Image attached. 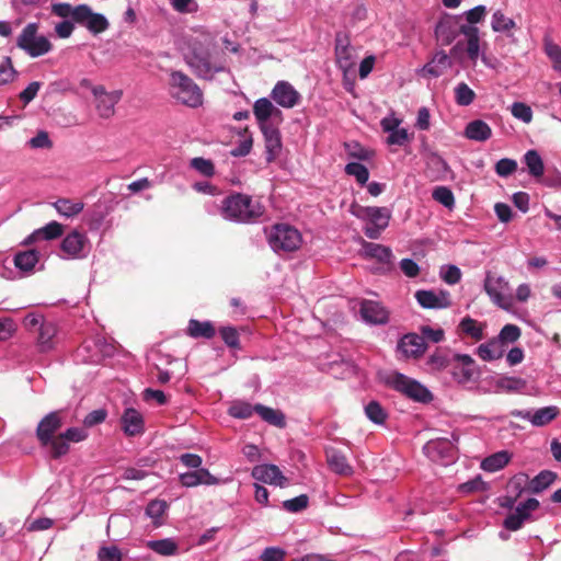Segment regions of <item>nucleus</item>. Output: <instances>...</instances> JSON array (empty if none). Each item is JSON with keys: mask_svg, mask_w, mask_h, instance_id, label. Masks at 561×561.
<instances>
[{"mask_svg": "<svg viewBox=\"0 0 561 561\" xmlns=\"http://www.w3.org/2000/svg\"><path fill=\"white\" fill-rule=\"evenodd\" d=\"M181 50L185 64L199 79L213 80L228 72V55L219 44L218 32L206 26L192 27L182 37Z\"/></svg>", "mask_w": 561, "mask_h": 561, "instance_id": "nucleus-1", "label": "nucleus"}, {"mask_svg": "<svg viewBox=\"0 0 561 561\" xmlns=\"http://www.w3.org/2000/svg\"><path fill=\"white\" fill-rule=\"evenodd\" d=\"M460 15L445 14L434 30L436 41L443 45H450L460 34L466 37V53L470 61L477 62L480 55V32L477 26L462 25Z\"/></svg>", "mask_w": 561, "mask_h": 561, "instance_id": "nucleus-2", "label": "nucleus"}, {"mask_svg": "<svg viewBox=\"0 0 561 561\" xmlns=\"http://www.w3.org/2000/svg\"><path fill=\"white\" fill-rule=\"evenodd\" d=\"M264 214V207L254 202L251 196L236 193L222 199L220 215L234 222H249Z\"/></svg>", "mask_w": 561, "mask_h": 561, "instance_id": "nucleus-3", "label": "nucleus"}, {"mask_svg": "<svg viewBox=\"0 0 561 561\" xmlns=\"http://www.w3.org/2000/svg\"><path fill=\"white\" fill-rule=\"evenodd\" d=\"M169 93L176 102L192 108L203 105V91L195 81L180 70L170 72Z\"/></svg>", "mask_w": 561, "mask_h": 561, "instance_id": "nucleus-4", "label": "nucleus"}, {"mask_svg": "<svg viewBox=\"0 0 561 561\" xmlns=\"http://www.w3.org/2000/svg\"><path fill=\"white\" fill-rule=\"evenodd\" d=\"M353 214L358 219L366 221L363 230L369 239H378L391 219V210L387 207L359 206Z\"/></svg>", "mask_w": 561, "mask_h": 561, "instance_id": "nucleus-5", "label": "nucleus"}, {"mask_svg": "<svg viewBox=\"0 0 561 561\" xmlns=\"http://www.w3.org/2000/svg\"><path fill=\"white\" fill-rule=\"evenodd\" d=\"M268 244L276 253L294 252L302 243V236L298 229L287 224H277L272 227L268 237Z\"/></svg>", "mask_w": 561, "mask_h": 561, "instance_id": "nucleus-6", "label": "nucleus"}, {"mask_svg": "<svg viewBox=\"0 0 561 561\" xmlns=\"http://www.w3.org/2000/svg\"><path fill=\"white\" fill-rule=\"evenodd\" d=\"M16 46L32 58L46 55L53 48L50 41L38 34L37 23H28L24 26L16 38Z\"/></svg>", "mask_w": 561, "mask_h": 561, "instance_id": "nucleus-7", "label": "nucleus"}, {"mask_svg": "<svg viewBox=\"0 0 561 561\" xmlns=\"http://www.w3.org/2000/svg\"><path fill=\"white\" fill-rule=\"evenodd\" d=\"M457 437L453 435V440L448 438H436L428 440L423 446V453L433 462L448 466L456 459V445Z\"/></svg>", "mask_w": 561, "mask_h": 561, "instance_id": "nucleus-8", "label": "nucleus"}, {"mask_svg": "<svg viewBox=\"0 0 561 561\" xmlns=\"http://www.w3.org/2000/svg\"><path fill=\"white\" fill-rule=\"evenodd\" d=\"M389 382L394 390L413 401L427 403L433 399L431 391L425 386L403 374L396 373Z\"/></svg>", "mask_w": 561, "mask_h": 561, "instance_id": "nucleus-9", "label": "nucleus"}, {"mask_svg": "<svg viewBox=\"0 0 561 561\" xmlns=\"http://www.w3.org/2000/svg\"><path fill=\"white\" fill-rule=\"evenodd\" d=\"M483 289L495 306L503 309L511 307V299L508 298L510 283L504 276L488 271L483 282Z\"/></svg>", "mask_w": 561, "mask_h": 561, "instance_id": "nucleus-10", "label": "nucleus"}, {"mask_svg": "<svg viewBox=\"0 0 561 561\" xmlns=\"http://www.w3.org/2000/svg\"><path fill=\"white\" fill-rule=\"evenodd\" d=\"M62 419L60 412L53 411L45 415L36 427V436L41 446L46 448L49 456L53 458L54 443L56 440L55 433L61 427Z\"/></svg>", "mask_w": 561, "mask_h": 561, "instance_id": "nucleus-11", "label": "nucleus"}, {"mask_svg": "<svg viewBox=\"0 0 561 561\" xmlns=\"http://www.w3.org/2000/svg\"><path fill=\"white\" fill-rule=\"evenodd\" d=\"M95 108L100 117L110 118L115 114V106L123 96L122 90L106 91L103 85L92 87Z\"/></svg>", "mask_w": 561, "mask_h": 561, "instance_id": "nucleus-12", "label": "nucleus"}, {"mask_svg": "<svg viewBox=\"0 0 561 561\" xmlns=\"http://www.w3.org/2000/svg\"><path fill=\"white\" fill-rule=\"evenodd\" d=\"M60 249L64 253V259L77 260L85 257L90 249L89 239L84 232L73 230L62 239Z\"/></svg>", "mask_w": 561, "mask_h": 561, "instance_id": "nucleus-13", "label": "nucleus"}, {"mask_svg": "<svg viewBox=\"0 0 561 561\" xmlns=\"http://www.w3.org/2000/svg\"><path fill=\"white\" fill-rule=\"evenodd\" d=\"M363 255L380 264L377 268L379 273H388L394 267V256L389 247L374 242H364Z\"/></svg>", "mask_w": 561, "mask_h": 561, "instance_id": "nucleus-14", "label": "nucleus"}, {"mask_svg": "<svg viewBox=\"0 0 561 561\" xmlns=\"http://www.w3.org/2000/svg\"><path fill=\"white\" fill-rule=\"evenodd\" d=\"M560 410L558 407L549 405L537 410H513L511 415L528 421L533 426L541 427L557 419Z\"/></svg>", "mask_w": 561, "mask_h": 561, "instance_id": "nucleus-15", "label": "nucleus"}, {"mask_svg": "<svg viewBox=\"0 0 561 561\" xmlns=\"http://www.w3.org/2000/svg\"><path fill=\"white\" fill-rule=\"evenodd\" d=\"M538 507L539 501L534 497L519 503L515 511L508 514L504 519V527L511 531L520 529L526 522L530 520L531 512L536 511Z\"/></svg>", "mask_w": 561, "mask_h": 561, "instance_id": "nucleus-16", "label": "nucleus"}, {"mask_svg": "<svg viewBox=\"0 0 561 561\" xmlns=\"http://www.w3.org/2000/svg\"><path fill=\"white\" fill-rule=\"evenodd\" d=\"M414 297L424 309H445L451 306L450 294L445 289H421L415 291Z\"/></svg>", "mask_w": 561, "mask_h": 561, "instance_id": "nucleus-17", "label": "nucleus"}, {"mask_svg": "<svg viewBox=\"0 0 561 561\" xmlns=\"http://www.w3.org/2000/svg\"><path fill=\"white\" fill-rule=\"evenodd\" d=\"M335 58L337 67L343 71L344 77H346L355 65V55L347 34L341 32L336 34Z\"/></svg>", "mask_w": 561, "mask_h": 561, "instance_id": "nucleus-18", "label": "nucleus"}, {"mask_svg": "<svg viewBox=\"0 0 561 561\" xmlns=\"http://www.w3.org/2000/svg\"><path fill=\"white\" fill-rule=\"evenodd\" d=\"M271 99L283 108H293L301 102L300 93L288 81H277L270 94Z\"/></svg>", "mask_w": 561, "mask_h": 561, "instance_id": "nucleus-19", "label": "nucleus"}, {"mask_svg": "<svg viewBox=\"0 0 561 561\" xmlns=\"http://www.w3.org/2000/svg\"><path fill=\"white\" fill-rule=\"evenodd\" d=\"M87 437L88 432L83 427L67 428L65 432L56 436L53 458L59 459L65 456L70 449V443H80L87 439Z\"/></svg>", "mask_w": 561, "mask_h": 561, "instance_id": "nucleus-20", "label": "nucleus"}, {"mask_svg": "<svg viewBox=\"0 0 561 561\" xmlns=\"http://www.w3.org/2000/svg\"><path fill=\"white\" fill-rule=\"evenodd\" d=\"M251 476L260 482L285 488L288 484V479L283 474L276 465L263 463L257 465L252 469Z\"/></svg>", "mask_w": 561, "mask_h": 561, "instance_id": "nucleus-21", "label": "nucleus"}, {"mask_svg": "<svg viewBox=\"0 0 561 561\" xmlns=\"http://www.w3.org/2000/svg\"><path fill=\"white\" fill-rule=\"evenodd\" d=\"M427 348L426 342L416 333H407L398 342L397 350L404 358H419Z\"/></svg>", "mask_w": 561, "mask_h": 561, "instance_id": "nucleus-22", "label": "nucleus"}, {"mask_svg": "<svg viewBox=\"0 0 561 561\" xmlns=\"http://www.w3.org/2000/svg\"><path fill=\"white\" fill-rule=\"evenodd\" d=\"M121 428L125 436L136 437L145 433V420L142 414L134 409L126 408L121 415Z\"/></svg>", "mask_w": 561, "mask_h": 561, "instance_id": "nucleus-23", "label": "nucleus"}, {"mask_svg": "<svg viewBox=\"0 0 561 561\" xmlns=\"http://www.w3.org/2000/svg\"><path fill=\"white\" fill-rule=\"evenodd\" d=\"M362 320L368 324L382 325L389 320L388 310L378 301L363 300L359 308Z\"/></svg>", "mask_w": 561, "mask_h": 561, "instance_id": "nucleus-24", "label": "nucleus"}, {"mask_svg": "<svg viewBox=\"0 0 561 561\" xmlns=\"http://www.w3.org/2000/svg\"><path fill=\"white\" fill-rule=\"evenodd\" d=\"M265 142V159L274 161L282 151V137L279 130L273 125L260 127Z\"/></svg>", "mask_w": 561, "mask_h": 561, "instance_id": "nucleus-25", "label": "nucleus"}, {"mask_svg": "<svg viewBox=\"0 0 561 561\" xmlns=\"http://www.w3.org/2000/svg\"><path fill=\"white\" fill-rule=\"evenodd\" d=\"M179 480L183 486L193 488L201 484L215 485L219 483V479L213 476L208 469L199 468L194 471L181 473Z\"/></svg>", "mask_w": 561, "mask_h": 561, "instance_id": "nucleus-26", "label": "nucleus"}, {"mask_svg": "<svg viewBox=\"0 0 561 561\" xmlns=\"http://www.w3.org/2000/svg\"><path fill=\"white\" fill-rule=\"evenodd\" d=\"M253 114L259 127L271 125L272 117L280 116L282 112L267 98H260L253 104Z\"/></svg>", "mask_w": 561, "mask_h": 561, "instance_id": "nucleus-27", "label": "nucleus"}, {"mask_svg": "<svg viewBox=\"0 0 561 561\" xmlns=\"http://www.w3.org/2000/svg\"><path fill=\"white\" fill-rule=\"evenodd\" d=\"M451 66L453 62L450 57L444 50H439L436 51L432 59L424 65L422 72L424 76L438 78Z\"/></svg>", "mask_w": 561, "mask_h": 561, "instance_id": "nucleus-28", "label": "nucleus"}, {"mask_svg": "<svg viewBox=\"0 0 561 561\" xmlns=\"http://www.w3.org/2000/svg\"><path fill=\"white\" fill-rule=\"evenodd\" d=\"M38 261L39 252L36 250L19 251L13 256L14 266L25 276L35 272Z\"/></svg>", "mask_w": 561, "mask_h": 561, "instance_id": "nucleus-29", "label": "nucleus"}, {"mask_svg": "<svg viewBox=\"0 0 561 561\" xmlns=\"http://www.w3.org/2000/svg\"><path fill=\"white\" fill-rule=\"evenodd\" d=\"M64 232V226L57 221H50L44 227L34 230L25 240L24 244L36 241H50L59 238Z\"/></svg>", "mask_w": 561, "mask_h": 561, "instance_id": "nucleus-30", "label": "nucleus"}, {"mask_svg": "<svg viewBox=\"0 0 561 561\" xmlns=\"http://www.w3.org/2000/svg\"><path fill=\"white\" fill-rule=\"evenodd\" d=\"M465 137L474 141H486L492 136L491 127L482 119H474L467 124Z\"/></svg>", "mask_w": 561, "mask_h": 561, "instance_id": "nucleus-31", "label": "nucleus"}, {"mask_svg": "<svg viewBox=\"0 0 561 561\" xmlns=\"http://www.w3.org/2000/svg\"><path fill=\"white\" fill-rule=\"evenodd\" d=\"M327 461L330 469L336 474L351 476L353 473V468L345 455L336 449H331L327 453Z\"/></svg>", "mask_w": 561, "mask_h": 561, "instance_id": "nucleus-32", "label": "nucleus"}, {"mask_svg": "<svg viewBox=\"0 0 561 561\" xmlns=\"http://www.w3.org/2000/svg\"><path fill=\"white\" fill-rule=\"evenodd\" d=\"M504 347L501 345V341L492 339L485 343H482L477 348V355L484 362H493L502 358L504 355Z\"/></svg>", "mask_w": 561, "mask_h": 561, "instance_id": "nucleus-33", "label": "nucleus"}, {"mask_svg": "<svg viewBox=\"0 0 561 561\" xmlns=\"http://www.w3.org/2000/svg\"><path fill=\"white\" fill-rule=\"evenodd\" d=\"M523 163L526 165L527 172L531 178L536 180L542 178L545 173V164L542 158L540 157L537 150L530 149L526 151V153L523 157Z\"/></svg>", "mask_w": 561, "mask_h": 561, "instance_id": "nucleus-34", "label": "nucleus"}, {"mask_svg": "<svg viewBox=\"0 0 561 561\" xmlns=\"http://www.w3.org/2000/svg\"><path fill=\"white\" fill-rule=\"evenodd\" d=\"M187 334L193 339H211L216 334V329L210 321H198L191 319L187 324Z\"/></svg>", "mask_w": 561, "mask_h": 561, "instance_id": "nucleus-35", "label": "nucleus"}, {"mask_svg": "<svg viewBox=\"0 0 561 561\" xmlns=\"http://www.w3.org/2000/svg\"><path fill=\"white\" fill-rule=\"evenodd\" d=\"M526 388V380L519 377L500 376L495 380V390L497 392H523Z\"/></svg>", "mask_w": 561, "mask_h": 561, "instance_id": "nucleus-36", "label": "nucleus"}, {"mask_svg": "<svg viewBox=\"0 0 561 561\" xmlns=\"http://www.w3.org/2000/svg\"><path fill=\"white\" fill-rule=\"evenodd\" d=\"M37 344L42 352H47L54 347V337L57 333V327L53 322H42L38 329Z\"/></svg>", "mask_w": 561, "mask_h": 561, "instance_id": "nucleus-37", "label": "nucleus"}, {"mask_svg": "<svg viewBox=\"0 0 561 561\" xmlns=\"http://www.w3.org/2000/svg\"><path fill=\"white\" fill-rule=\"evenodd\" d=\"M511 460V454L506 450L494 453L481 462V468L486 472H496L503 469Z\"/></svg>", "mask_w": 561, "mask_h": 561, "instance_id": "nucleus-38", "label": "nucleus"}, {"mask_svg": "<svg viewBox=\"0 0 561 561\" xmlns=\"http://www.w3.org/2000/svg\"><path fill=\"white\" fill-rule=\"evenodd\" d=\"M53 206L60 216L71 218L83 210L84 204L81 201L59 198L53 203Z\"/></svg>", "mask_w": 561, "mask_h": 561, "instance_id": "nucleus-39", "label": "nucleus"}, {"mask_svg": "<svg viewBox=\"0 0 561 561\" xmlns=\"http://www.w3.org/2000/svg\"><path fill=\"white\" fill-rule=\"evenodd\" d=\"M458 328L462 334L476 341H480L484 336L485 324L477 321L476 319L469 316L461 319Z\"/></svg>", "mask_w": 561, "mask_h": 561, "instance_id": "nucleus-40", "label": "nucleus"}, {"mask_svg": "<svg viewBox=\"0 0 561 561\" xmlns=\"http://www.w3.org/2000/svg\"><path fill=\"white\" fill-rule=\"evenodd\" d=\"M516 27V23L512 18L504 14L502 10H495L491 18V28L495 33H504L511 37L510 31Z\"/></svg>", "mask_w": 561, "mask_h": 561, "instance_id": "nucleus-41", "label": "nucleus"}, {"mask_svg": "<svg viewBox=\"0 0 561 561\" xmlns=\"http://www.w3.org/2000/svg\"><path fill=\"white\" fill-rule=\"evenodd\" d=\"M147 547L153 552L163 557L174 556L179 550L176 541L172 538L149 540L147 542Z\"/></svg>", "mask_w": 561, "mask_h": 561, "instance_id": "nucleus-42", "label": "nucleus"}, {"mask_svg": "<svg viewBox=\"0 0 561 561\" xmlns=\"http://www.w3.org/2000/svg\"><path fill=\"white\" fill-rule=\"evenodd\" d=\"M255 412L261 416L262 420L274 426L284 427L286 424L284 414L273 408L255 404Z\"/></svg>", "mask_w": 561, "mask_h": 561, "instance_id": "nucleus-43", "label": "nucleus"}, {"mask_svg": "<svg viewBox=\"0 0 561 561\" xmlns=\"http://www.w3.org/2000/svg\"><path fill=\"white\" fill-rule=\"evenodd\" d=\"M543 50L552 62L553 70L561 72V46L556 44L550 37H545Z\"/></svg>", "mask_w": 561, "mask_h": 561, "instance_id": "nucleus-44", "label": "nucleus"}, {"mask_svg": "<svg viewBox=\"0 0 561 561\" xmlns=\"http://www.w3.org/2000/svg\"><path fill=\"white\" fill-rule=\"evenodd\" d=\"M368 16V9L363 0H355L351 11L346 14V23L348 26H355L365 21Z\"/></svg>", "mask_w": 561, "mask_h": 561, "instance_id": "nucleus-45", "label": "nucleus"}, {"mask_svg": "<svg viewBox=\"0 0 561 561\" xmlns=\"http://www.w3.org/2000/svg\"><path fill=\"white\" fill-rule=\"evenodd\" d=\"M255 412V405L245 401H234L228 409V414L234 419L247 420Z\"/></svg>", "mask_w": 561, "mask_h": 561, "instance_id": "nucleus-46", "label": "nucleus"}, {"mask_svg": "<svg viewBox=\"0 0 561 561\" xmlns=\"http://www.w3.org/2000/svg\"><path fill=\"white\" fill-rule=\"evenodd\" d=\"M365 415L378 425L383 424L388 417L387 411L377 401H370L365 405Z\"/></svg>", "mask_w": 561, "mask_h": 561, "instance_id": "nucleus-47", "label": "nucleus"}, {"mask_svg": "<svg viewBox=\"0 0 561 561\" xmlns=\"http://www.w3.org/2000/svg\"><path fill=\"white\" fill-rule=\"evenodd\" d=\"M556 473L549 470H543L539 472L531 481H530V490L534 493H539L550 486L556 480Z\"/></svg>", "mask_w": 561, "mask_h": 561, "instance_id": "nucleus-48", "label": "nucleus"}, {"mask_svg": "<svg viewBox=\"0 0 561 561\" xmlns=\"http://www.w3.org/2000/svg\"><path fill=\"white\" fill-rule=\"evenodd\" d=\"M345 173L350 176H354L359 185H366L369 180L368 169L359 162H350L345 165Z\"/></svg>", "mask_w": 561, "mask_h": 561, "instance_id": "nucleus-49", "label": "nucleus"}, {"mask_svg": "<svg viewBox=\"0 0 561 561\" xmlns=\"http://www.w3.org/2000/svg\"><path fill=\"white\" fill-rule=\"evenodd\" d=\"M476 99L474 91L465 82L455 87V101L460 106L470 105Z\"/></svg>", "mask_w": 561, "mask_h": 561, "instance_id": "nucleus-50", "label": "nucleus"}, {"mask_svg": "<svg viewBox=\"0 0 561 561\" xmlns=\"http://www.w3.org/2000/svg\"><path fill=\"white\" fill-rule=\"evenodd\" d=\"M527 481L528 477L524 473L516 474L510 480L507 484V492L513 494V499H511L510 505L515 504L517 497L523 493Z\"/></svg>", "mask_w": 561, "mask_h": 561, "instance_id": "nucleus-51", "label": "nucleus"}, {"mask_svg": "<svg viewBox=\"0 0 561 561\" xmlns=\"http://www.w3.org/2000/svg\"><path fill=\"white\" fill-rule=\"evenodd\" d=\"M432 197L437 203L442 204L448 209L455 206V196L451 190L447 186H437L433 190Z\"/></svg>", "mask_w": 561, "mask_h": 561, "instance_id": "nucleus-52", "label": "nucleus"}, {"mask_svg": "<svg viewBox=\"0 0 561 561\" xmlns=\"http://www.w3.org/2000/svg\"><path fill=\"white\" fill-rule=\"evenodd\" d=\"M488 10L485 5L479 4L466 12H463L460 16L466 19L463 25L476 26V24L484 21L486 16Z\"/></svg>", "mask_w": 561, "mask_h": 561, "instance_id": "nucleus-53", "label": "nucleus"}, {"mask_svg": "<svg viewBox=\"0 0 561 561\" xmlns=\"http://www.w3.org/2000/svg\"><path fill=\"white\" fill-rule=\"evenodd\" d=\"M84 26L93 34L106 31L110 26L107 19L101 13H94L87 21Z\"/></svg>", "mask_w": 561, "mask_h": 561, "instance_id": "nucleus-54", "label": "nucleus"}, {"mask_svg": "<svg viewBox=\"0 0 561 561\" xmlns=\"http://www.w3.org/2000/svg\"><path fill=\"white\" fill-rule=\"evenodd\" d=\"M440 278L448 285H456L461 279V271L454 264L443 265L439 272Z\"/></svg>", "mask_w": 561, "mask_h": 561, "instance_id": "nucleus-55", "label": "nucleus"}, {"mask_svg": "<svg viewBox=\"0 0 561 561\" xmlns=\"http://www.w3.org/2000/svg\"><path fill=\"white\" fill-rule=\"evenodd\" d=\"M512 115L525 124H529L533 119V111L529 105L523 102H514L511 107Z\"/></svg>", "mask_w": 561, "mask_h": 561, "instance_id": "nucleus-56", "label": "nucleus"}, {"mask_svg": "<svg viewBox=\"0 0 561 561\" xmlns=\"http://www.w3.org/2000/svg\"><path fill=\"white\" fill-rule=\"evenodd\" d=\"M518 168L517 161L510 158L500 159L494 167L495 173L501 178L512 175Z\"/></svg>", "mask_w": 561, "mask_h": 561, "instance_id": "nucleus-57", "label": "nucleus"}, {"mask_svg": "<svg viewBox=\"0 0 561 561\" xmlns=\"http://www.w3.org/2000/svg\"><path fill=\"white\" fill-rule=\"evenodd\" d=\"M191 168L204 176H211L215 173V167L211 160L202 157L193 158L190 162Z\"/></svg>", "mask_w": 561, "mask_h": 561, "instance_id": "nucleus-58", "label": "nucleus"}, {"mask_svg": "<svg viewBox=\"0 0 561 561\" xmlns=\"http://www.w3.org/2000/svg\"><path fill=\"white\" fill-rule=\"evenodd\" d=\"M520 336V329L515 324H506L504 325L496 340L501 341V345L504 346L505 343H514L516 342Z\"/></svg>", "mask_w": 561, "mask_h": 561, "instance_id": "nucleus-59", "label": "nucleus"}, {"mask_svg": "<svg viewBox=\"0 0 561 561\" xmlns=\"http://www.w3.org/2000/svg\"><path fill=\"white\" fill-rule=\"evenodd\" d=\"M309 504V497L306 494H300L294 499L283 502V508L289 513H299L304 511Z\"/></svg>", "mask_w": 561, "mask_h": 561, "instance_id": "nucleus-60", "label": "nucleus"}, {"mask_svg": "<svg viewBox=\"0 0 561 561\" xmlns=\"http://www.w3.org/2000/svg\"><path fill=\"white\" fill-rule=\"evenodd\" d=\"M411 140L410 134L405 128H398L388 134L386 142L388 146H404Z\"/></svg>", "mask_w": 561, "mask_h": 561, "instance_id": "nucleus-61", "label": "nucleus"}, {"mask_svg": "<svg viewBox=\"0 0 561 561\" xmlns=\"http://www.w3.org/2000/svg\"><path fill=\"white\" fill-rule=\"evenodd\" d=\"M426 365L432 371L442 370L448 365V357L443 351L437 350L428 357Z\"/></svg>", "mask_w": 561, "mask_h": 561, "instance_id": "nucleus-62", "label": "nucleus"}, {"mask_svg": "<svg viewBox=\"0 0 561 561\" xmlns=\"http://www.w3.org/2000/svg\"><path fill=\"white\" fill-rule=\"evenodd\" d=\"M219 333L227 346L231 348L240 347L239 333L236 328L222 327L220 328Z\"/></svg>", "mask_w": 561, "mask_h": 561, "instance_id": "nucleus-63", "label": "nucleus"}, {"mask_svg": "<svg viewBox=\"0 0 561 561\" xmlns=\"http://www.w3.org/2000/svg\"><path fill=\"white\" fill-rule=\"evenodd\" d=\"M99 561H122V552L116 546L101 547L98 552Z\"/></svg>", "mask_w": 561, "mask_h": 561, "instance_id": "nucleus-64", "label": "nucleus"}]
</instances>
